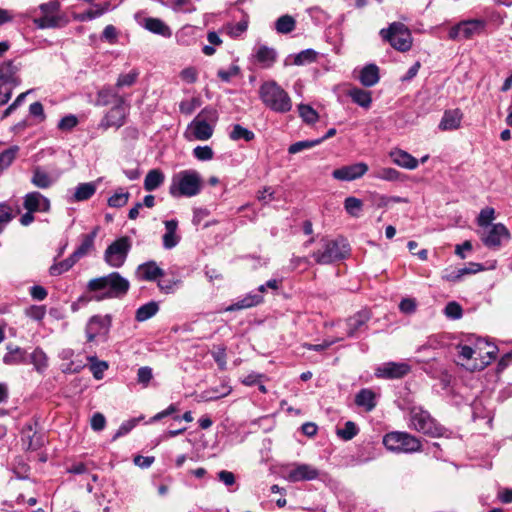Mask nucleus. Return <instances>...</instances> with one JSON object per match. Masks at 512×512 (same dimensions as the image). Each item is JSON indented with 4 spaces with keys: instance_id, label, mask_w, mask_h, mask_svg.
Listing matches in <instances>:
<instances>
[{
    "instance_id": "nucleus-11",
    "label": "nucleus",
    "mask_w": 512,
    "mask_h": 512,
    "mask_svg": "<svg viewBox=\"0 0 512 512\" xmlns=\"http://www.w3.org/2000/svg\"><path fill=\"white\" fill-rule=\"evenodd\" d=\"M486 28V21L482 19L465 20L453 26L449 30V38L451 40L470 39L480 35Z\"/></svg>"
},
{
    "instance_id": "nucleus-57",
    "label": "nucleus",
    "mask_w": 512,
    "mask_h": 512,
    "mask_svg": "<svg viewBox=\"0 0 512 512\" xmlns=\"http://www.w3.org/2000/svg\"><path fill=\"white\" fill-rule=\"evenodd\" d=\"M153 377L152 369L148 366L140 367L137 371V381L147 387Z\"/></svg>"
},
{
    "instance_id": "nucleus-53",
    "label": "nucleus",
    "mask_w": 512,
    "mask_h": 512,
    "mask_svg": "<svg viewBox=\"0 0 512 512\" xmlns=\"http://www.w3.org/2000/svg\"><path fill=\"white\" fill-rule=\"evenodd\" d=\"M247 28H248V20L247 19H243V20L239 21L238 23L229 24L227 26V32H228L230 37L238 38L243 33L246 32Z\"/></svg>"
},
{
    "instance_id": "nucleus-39",
    "label": "nucleus",
    "mask_w": 512,
    "mask_h": 512,
    "mask_svg": "<svg viewBox=\"0 0 512 512\" xmlns=\"http://www.w3.org/2000/svg\"><path fill=\"white\" fill-rule=\"evenodd\" d=\"M295 27V19L288 14L280 16L275 22V29L279 34H288L292 32Z\"/></svg>"
},
{
    "instance_id": "nucleus-41",
    "label": "nucleus",
    "mask_w": 512,
    "mask_h": 512,
    "mask_svg": "<svg viewBox=\"0 0 512 512\" xmlns=\"http://www.w3.org/2000/svg\"><path fill=\"white\" fill-rule=\"evenodd\" d=\"M158 304L156 302H149L140 306L137 311L135 318L139 322L146 321L153 317L158 312Z\"/></svg>"
},
{
    "instance_id": "nucleus-64",
    "label": "nucleus",
    "mask_w": 512,
    "mask_h": 512,
    "mask_svg": "<svg viewBox=\"0 0 512 512\" xmlns=\"http://www.w3.org/2000/svg\"><path fill=\"white\" fill-rule=\"evenodd\" d=\"M239 72H240L239 67L236 65H233L228 70H224V69L218 70L217 75L222 81L229 82L231 80V78L237 76L239 74Z\"/></svg>"
},
{
    "instance_id": "nucleus-44",
    "label": "nucleus",
    "mask_w": 512,
    "mask_h": 512,
    "mask_svg": "<svg viewBox=\"0 0 512 512\" xmlns=\"http://www.w3.org/2000/svg\"><path fill=\"white\" fill-rule=\"evenodd\" d=\"M318 53L313 49H305L293 56V64L302 66L314 62Z\"/></svg>"
},
{
    "instance_id": "nucleus-32",
    "label": "nucleus",
    "mask_w": 512,
    "mask_h": 512,
    "mask_svg": "<svg viewBox=\"0 0 512 512\" xmlns=\"http://www.w3.org/2000/svg\"><path fill=\"white\" fill-rule=\"evenodd\" d=\"M263 301V296L259 293H248L245 297L237 302L231 304L226 308V311H236L241 309L250 308L260 304Z\"/></svg>"
},
{
    "instance_id": "nucleus-4",
    "label": "nucleus",
    "mask_w": 512,
    "mask_h": 512,
    "mask_svg": "<svg viewBox=\"0 0 512 512\" xmlns=\"http://www.w3.org/2000/svg\"><path fill=\"white\" fill-rule=\"evenodd\" d=\"M218 120V113L212 107L203 108L193 121L187 126L185 135L188 139L206 141L214 132V126Z\"/></svg>"
},
{
    "instance_id": "nucleus-34",
    "label": "nucleus",
    "mask_w": 512,
    "mask_h": 512,
    "mask_svg": "<svg viewBox=\"0 0 512 512\" xmlns=\"http://www.w3.org/2000/svg\"><path fill=\"white\" fill-rule=\"evenodd\" d=\"M263 301V296L259 293H248L245 297L237 302L231 304L226 308V311H236L241 309L250 308L260 304Z\"/></svg>"
},
{
    "instance_id": "nucleus-2",
    "label": "nucleus",
    "mask_w": 512,
    "mask_h": 512,
    "mask_svg": "<svg viewBox=\"0 0 512 512\" xmlns=\"http://www.w3.org/2000/svg\"><path fill=\"white\" fill-rule=\"evenodd\" d=\"M203 188V179L194 169L174 173L169 185V194L174 198H191L197 196Z\"/></svg>"
},
{
    "instance_id": "nucleus-50",
    "label": "nucleus",
    "mask_w": 512,
    "mask_h": 512,
    "mask_svg": "<svg viewBox=\"0 0 512 512\" xmlns=\"http://www.w3.org/2000/svg\"><path fill=\"white\" fill-rule=\"evenodd\" d=\"M299 115L307 124L315 123L318 119L317 112L309 105L300 104L298 106Z\"/></svg>"
},
{
    "instance_id": "nucleus-51",
    "label": "nucleus",
    "mask_w": 512,
    "mask_h": 512,
    "mask_svg": "<svg viewBox=\"0 0 512 512\" xmlns=\"http://www.w3.org/2000/svg\"><path fill=\"white\" fill-rule=\"evenodd\" d=\"M17 152L18 147L13 146L0 153V171L11 165V163L14 161L16 157Z\"/></svg>"
},
{
    "instance_id": "nucleus-55",
    "label": "nucleus",
    "mask_w": 512,
    "mask_h": 512,
    "mask_svg": "<svg viewBox=\"0 0 512 512\" xmlns=\"http://www.w3.org/2000/svg\"><path fill=\"white\" fill-rule=\"evenodd\" d=\"M444 314L453 320L460 319L463 315V309L460 304L452 301L445 306Z\"/></svg>"
},
{
    "instance_id": "nucleus-27",
    "label": "nucleus",
    "mask_w": 512,
    "mask_h": 512,
    "mask_svg": "<svg viewBox=\"0 0 512 512\" xmlns=\"http://www.w3.org/2000/svg\"><path fill=\"white\" fill-rule=\"evenodd\" d=\"M379 79V68L375 64H368L360 70L359 80L365 87L374 86Z\"/></svg>"
},
{
    "instance_id": "nucleus-12",
    "label": "nucleus",
    "mask_w": 512,
    "mask_h": 512,
    "mask_svg": "<svg viewBox=\"0 0 512 512\" xmlns=\"http://www.w3.org/2000/svg\"><path fill=\"white\" fill-rule=\"evenodd\" d=\"M486 354L487 359H484L479 349L472 348L468 345L459 347V357L467 362L462 365H467L471 370H481L495 358L494 351H487Z\"/></svg>"
},
{
    "instance_id": "nucleus-5",
    "label": "nucleus",
    "mask_w": 512,
    "mask_h": 512,
    "mask_svg": "<svg viewBox=\"0 0 512 512\" xmlns=\"http://www.w3.org/2000/svg\"><path fill=\"white\" fill-rule=\"evenodd\" d=\"M349 251V244L342 238L322 239L311 257L320 265H327L343 259Z\"/></svg>"
},
{
    "instance_id": "nucleus-21",
    "label": "nucleus",
    "mask_w": 512,
    "mask_h": 512,
    "mask_svg": "<svg viewBox=\"0 0 512 512\" xmlns=\"http://www.w3.org/2000/svg\"><path fill=\"white\" fill-rule=\"evenodd\" d=\"M165 233L162 237L163 247L170 250L178 245L180 236L177 234L178 221L176 219L167 220L164 222Z\"/></svg>"
},
{
    "instance_id": "nucleus-8",
    "label": "nucleus",
    "mask_w": 512,
    "mask_h": 512,
    "mask_svg": "<svg viewBox=\"0 0 512 512\" xmlns=\"http://www.w3.org/2000/svg\"><path fill=\"white\" fill-rule=\"evenodd\" d=\"M381 37L389 42L396 50L406 52L412 46V36L410 30L401 22H393L387 29L380 31Z\"/></svg>"
},
{
    "instance_id": "nucleus-20",
    "label": "nucleus",
    "mask_w": 512,
    "mask_h": 512,
    "mask_svg": "<svg viewBox=\"0 0 512 512\" xmlns=\"http://www.w3.org/2000/svg\"><path fill=\"white\" fill-rule=\"evenodd\" d=\"M23 207L29 212H48L50 201L40 192L34 191L25 195Z\"/></svg>"
},
{
    "instance_id": "nucleus-40",
    "label": "nucleus",
    "mask_w": 512,
    "mask_h": 512,
    "mask_svg": "<svg viewBox=\"0 0 512 512\" xmlns=\"http://www.w3.org/2000/svg\"><path fill=\"white\" fill-rule=\"evenodd\" d=\"M78 261L71 254L68 258L58 263H54L49 268V274L51 276H59L64 272L69 271Z\"/></svg>"
},
{
    "instance_id": "nucleus-46",
    "label": "nucleus",
    "mask_w": 512,
    "mask_h": 512,
    "mask_svg": "<svg viewBox=\"0 0 512 512\" xmlns=\"http://www.w3.org/2000/svg\"><path fill=\"white\" fill-rule=\"evenodd\" d=\"M354 103L368 109L372 103V94L368 90L354 87Z\"/></svg>"
},
{
    "instance_id": "nucleus-61",
    "label": "nucleus",
    "mask_w": 512,
    "mask_h": 512,
    "mask_svg": "<svg viewBox=\"0 0 512 512\" xmlns=\"http://www.w3.org/2000/svg\"><path fill=\"white\" fill-rule=\"evenodd\" d=\"M78 124V119L75 115H67L63 117L59 123L58 128L63 131H69L73 129Z\"/></svg>"
},
{
    "instance_id": "nucleus-56",
    "label": "nucleus",
    "mask_w": 512,
    "mask_h": 512,
    "mask_svg": "<svg viewBox=\"0 0 512 512\" xmlns=\"http://www.w3.org/2000/svg\"><path fill=\"white\" fill-rule=\"evenodd\" d=\"M193 155L200 161H209L213 158L214 152L209 146H197L193 150Z\"/></svg>"
},
{
    "instance_id": "nucleus-62",
    "label": "nucleus",
    "mask_w": 512,
    "mask_h": 512,
    "mask_svg": "<svg viewBox=\"0 0 512 512\" xmlns=\"http://www.w3.org/2000/svg\"><path fill=\"white\" fill-rule=\"evenodd\" d=\"M180 283L179 280L174 279H161L158 281V287L159 289L166 293L170 294L173 293L176 289V286Z\"/></svg>"
},
{
    "instance_id": "nucleus-33",
    "label": "nucleus",
    "mask_w": 512,
    "mask_h": 512,
    "mask_svg": "<svg viewBox=\"0 0 512 512\" xmlns=\"http://www.w3.org/2000/svg\"><path fill=\"white\" fill-rule=\"evenodd\" d=\"M263 301V296L259 293H248L245 297L237 302L231 304L226 308V311H236L241 309L250 308L260 304Z\"/></svg>"
},
{
    "instance_id": "nucleus-15",
    "label": "nucleus",
    "mask_w": 512,
    "mask_h": 512,
    "mask_svg": "<svg viewBox=\"0 0 512 512\" xmlns=\"http://www.w3.org/2000/svg\"><path fill=\"white\" fill-rule=\"evenodd\" d=\"M278 53L273 47L257 44L253 48L252 59L262 69L271 68L277 61Z\"/></svg>"
},
{
    "instance_id": "nucleus-23",
    "label": "nucleus",
    "mask_w": 512,
    "mask_h": 512,
    "mask_svg": "<svg viewBox=\"0 0 512 512\" xmlns=\"http://www.w3.org/2000/svg\"><path fill=\"white\" fill-rule=\"evenodd\" d=\"M136 275L141 280L154 281L164 275V271L154 261H149L138 266Z\"/></svg>"
},
{
    "instance_id": "nucleus-22",
    "label": "nucleus",
    "mask_w": 512,
    "mask_h": 512,
    "mask_svg": "<svg viewBox=\"0 0 512 512\" xmlns=\"http://www.w3.org/2000/svg\"><path fill=\"white\" fill-rule=\"evenodd\" d=\"M462 117L460 109L446 110L438 127L442 131L456 130L461 125Z\"/></svg>"
},
{
    "instance_id": "nucleus-42",
    "label": "nucleus",
    "mask_w": 512,
    "mask_h": 512,
    "mask_svg": "<svg viewBox=\"0 0 512 512\" xmlns=\"http://www.w3.org/2000/svg\"><path fill=\"white\" fill-rule=\"evenodd\" d=\"M22 442L28 450H37L42 445L39 438L35 439V433L31 425H27L22 430Z\"/></svg>"
},
{
    "instance_id": "nucleus-13",
    "label": "nucleus",
    "mask_w": 512,
    "mask_h": 512,
    "mask_svg": "<svg viewBox=\"0 0 512 512\" xmlns=\"http://www.w3.org/2000/svg\"><path fill=\"white\" fill-rule=\"evenodd\" d=\"M111 327L110 315H96L90 318L86 325V336L88 342H93L98 337L105 338Z\"/></svg>"
},
{
    "instance_id": "nucleus-35",
    "label": "nucleus",
    "mask_w": 512,
    "mask_h": 512,
    "mask_svg": "<svg viewBox=\"0 0 512 512\" xmlns=\"http://www.w3.org/2000/svg\"><path fill=\"white\" fill-rule=\"evenodd\" d=\"M97 190V184L95 182L80 183L76 186L72 201L80 202L90 199Z\"/></svg>"
},
{
    "instance_id": "nucleus-18",
    "label": "nucleus",
    "mask_w": 512,
    "mask_h": 512,
    "mask_svg": "<svg viewBox=\"0 0 512 512\" xmlns=\"http://www.w3.org/2000/svg\"><path fill=\"white\" fill-rule=\"evenodd\" d=\"M125 102L116 103L104 116L101 121V127L108 129L110 127L120 128L125 124L127 111L124 107Z\"/></svg>"
},
{
    "instance_id": "nucleus-6",
    "label": "nucleus",
    "mask_w": 512,
    "mask_h": 512,
    "mask_svg": "<svg viewBox=\"0 0 512 512\" xmlns=\"http://www.w3.org/2000/svg\"><path fill=\"white\" fill-rule=\"evenodd\" d=\"M61 3L58 0H52L42 3L37 9H33L30 13L40 11L41 15L32 19L34 25L38 29H54L65 25L64 17L60 15Z\"/></svg>"
},
{
    "instance_id": "nucleus-1",
    "label": "nucleus",
    "mask_w": 512,
    "mask_h": 512,
    "mask_svg": "<svg viewBox=\"0 0 512 512\" xmlns=\"http://www.w3.org/2000/svg\"><path fill=\"white\" fill-rule=\"evenodd\" d=\"M129 288V281L118 272L91 279L87 284L88 291L95 292L93 299L96 301L123 298Z\"/></svg>"
},
{
    "instance_id": "nucleus-29",
    "label": "nucleus",
    "mask_w": 512,
    "mask_h": 512,
    "mask_svg": "<svg viewBox=\"0 0 512 512\" xmlns=\"http://www.w3.org/2000/svg\"><path fill=\"white\" fill-rule=\"evenodd\" d=\"M96 236L97 229H94L91 233L82 236L81 244L72 253L73 257L77 261L86 256L93 249Z\"/></svg>"
},
{
    "instance_id": "nucleus-45",
    "label": "nucleus",
    "mask_w": 512,
    "mask_h": 512,
    "mask_svg": "<svg viewBox=\"0 0 512 512\" xmlns=\"http://www.w3.org/2000/svg\"><path fill=\"white\" fill-rule=\"evenodd\" d=\"M129 197V192L119 188L112 196L109 197L108 205L113 208H121L127 204Z\"/></svg>"
},
{
    "instance_id": "nucleus-43",
    "label": "nucleus",
    "mask_w": 512,
    "mask_h": 512,
    "mask_svg": "<svg viewBox=\"0 0 512 512\" xmlns=\"http://www.w3.org/2000/svg\"><path fill=\"white\" fill-rule=\"evenodd\" d=\"M30 360L38 372H43L48 367V358L40 348H36L31 353Z\"/></svg>"
},
{
    "instance_id": "nucleus-17",
    "label": "nucleus",
    "mask_w": 512,
    "mask_h": 512,
    "mask_svg": "<svg viewBox=\"0 0 512 512\" xmlns=\"http://www.w3.org/2000/svg\"><path fill=\"white\" fill-rule=\"evenodd\" d=\"M509 237L510 233L505 225L497 223L487 227V231L482 237V241L488 248H498L501 245L502 239H508Z\"/></svg>"
},
{
    "instance_id": "nucleus-60",
    "label": "nucleus",
    "mask_w": 512,
    "mask_h": 512,
    "mask_svg": "<svg viewBox=\"0 0 512 512\" xmlns=\"http://www.w3.org/2000/svg\"><path fill=\"white\" fill-rule=\"evenodd\" d=\"M333 178L340 181H351L352 180V166H344L339 169H335L332 173Z\"/></svg>"
},
{
    "instance_id": "nucleus-38",
    "label": "nucleus",
    "mask_w": 512,
    "mask_h": 512,
    "mask_svg": "<svg viewBox=\"0 0 512 512\" xmlns=\"http://www.w3.org/2000/svg\"><path fill=\"white\" fill-rule=\"evenodd\" d=\"M229 137L233 141L244 140L246 142H250L255 138V134L253 131L241 126L240 124H235L232 126Z\"/></svg>"
},
{
    "instance_id": "nucleus-3",
    "label": "nucleus",
    "mask_w": 512,
    "mask_h": 512,
    "mask_svg": "<svg viewBox=\"0 0 512 512\" xmlns=\"http://www.w3.org/2000/svg\"><path fill=\"white\" fill-rule=\"evenodd\" d=\"M259 97L274 112L284 114L292 109L289 94L274 80L266 81L260 86Z\"/></svg>"
},
{
    "instance_id": "nucleus-16",
    "label": "nucleus",
    "mask_w": 512,
    "mask_h": 512,
    "mask_svg": "<svg viewBox=\"0 0 512 512\" xmlns=\"http://www.w3.org/2000/svg\"><path fill=\"white\" fill-rule=\"evenodd\" d=\"M319 470L309 464H295L287 470L286 479L290 482L309 481L318 478Z\"/></svg>"
},
{
    "instance_id": "nucleus-47",
    "label": "nucleus",
    "mask_w": 512,
    "mask_h": 512,
    "mask_svg": "<svg viewBox=\"0 0 512 512\" xmlns=\"http://www.w3.org/2000/svg\"><path fill=\"white\" fill-rule=\"evenodd\" d=\"M138 77L139 71L137 69H133L126 74H120L116 82V88L131 87L136 83Z\"/></svg>"
},
{
    "instance_id": "nucleus-37",
    "label": "nucleus",
    "mask_w": 512,
    "mask_h": 512,
    "mask_svg": "<svg viewBox=\"0 0 512 512\" xmlns=\"http://www.w3.org/2000/svg\"><path fill=\"white\" fill-rule=\"evenodd\" d=\"M31 182L40 189H47L53 185L54 179L40 167H36L33 170Z\"/></svg>"
},
{
    "instance_id": "nucleus-28",
    "label": "nucleus",
    "mask_w": 512,
    "mask_h": 512,
    "mask_svg": "<svg viewBox=\"0 0 512 512\" xmlns=\"http://www.w3.org/2000/svg\"><path fill=\"white\" fill-rule=\"evenodd\" d=\"M232 388L227 384H221L219 387H212L198 395V401L208 402L220 399L229 395Z\"/></svg>"
},
{
    "instance_id": "nucleus-7",
    "label": "nucleus",
    "mask_w": 512,
    "mask_h": 512,
    "mask_svg": "<svg viewBox=\"0 0 512 512\" xmlns=\"http://www.w3.org/2000/svg\"><path fill=\"white\" fill-rule=\"evenodd\" d=\"M384 446L391 452L395 453H415L421 451V441L407 433L401 431H392L384 435Z\"/></svg>"
},
{
    "instance_id": "nucleus-58",
    "label": "nucleus",
    "mask_w": 512,
    "mask_h": 512,
    "mask_svg": "<svg viewBox=\"0 0 512 512\" xmlns=\"http://www.w3.org/2000/svg\"><path fill=\"white\" fill-rule=\"evenodd\" d=\"M179 76L184 82L192 84L198 79V70L192 66L186 67L180 72Z\"/></svg>"
},
{
    "instance_id": "nucleus-10",
    "label": "nucleus",
    "mask_w": 512,
    "mask_h": 512,
    "mask_svg": "<svg viewBox=\"0 0 512 512\" xmlns=\"http://www.w3.org/2000/svg\"><path fill=\"white\" fill-rule=\"evenodd\" d=\"M131 247L132 241L128 236H122L116 239L105 250V262L110 267L120 268L125 263Z\"/></svg>"
},
{
    "instance_id": "nucleus-54",
    "label": "nucleus",
    "mask_w": 512,
    "mask_h": 512,
    "mask_svg": "<svg viewBox=\"0 0 512 512\" xmlns=\"http://www.w3.org/2000/svg\"><path fill=\"white\" fill-rule=\"evenodd\" d=\"M495 217V210L490 207H486L480 211L477 222L481 227L491 226V222Z\"/></svg>"
},
{
    "instance_id": "nucleus-48",
    "label": "nucleus",
    "mask_w": 512,
    "mask_h": 512,
    "mask_svg": "<svg viewBox=\"0 0 512 512\" xmlns=\"http://www.w3.org/2000/svg\"><path fill=\"white\" fill-rule=\"evenodd\" d=\"M90 361V370L95 379L101 380L103 378L104 372L108 369V364L105 361H99L96 357H89Z\"/></svg>"
},
{
    "instance_id": "nucleus-59",
    "label": "nucleus",
    "mask_w": 512,
    "mask_h": 512,
    "mask_svg": "<svg viewBox=\"0 0 512 512\" xmlns=\"http://www.w3.org/2000/svg\"><path fill=\"white\" fill-rule=\"evenodd\" d=\"M136 424H137L136 419H130V420L124 421L120 425V427L118 428L116 433L114 434L113 440H116V439L128 434L136 426Z\"/></svg>"
},
{
    "instance_id": "nucleus-19",
    "label": "nucleus",
    "mask_w": 512,
    "mask_h": 512,
    "mask_svg": "<svg viewBox=\"0 0 512 512\" xmlns=\"http://www.w3.org/2000/svg\"><path fill=\"white\" fill-rule=\"evenodd\" d=\"M380 393L371 388H363L354 396V404L365 412H371L377 406Z\"/></svg>"
},
{
    "instance_id": "nucleus-24",
    "label": "nucleus",
    "mask_w": 512,
    "mask_h": 512,
    "mask_svg": "<svg viewBox=\"0 0 512 512\" xmlns=\"http://www.w3.org/2000/svg\"><path fill=\"white\" fill-rule=\"evenodd\" d=\"M125 102L124 97L120 96L112 86H104L97 93L96 105L107 106L111 103Z\"/></svg>"
},
{
    "instance_id": "nucleus-25",
    "label": "nucleus",
    "mask_w": 512,
    "mask_h": 512,
    "mask_svg": "<svg viewBox=\"0 0 512 512\" xmlns=\"http://www.w3.org/2000/svg\"><path fill=\"white\" fill-rule=\"evenodd\" d=\"M17 71L11 60L0 63V85H18Z\"/></svg>"
},
{
    "instance_id": "nucleus-31",
    "label": "nucleus",
    "mask_w": 512,
    "mask_h": 512,
    "mask_svg": "<svg viewBox=\"0 0 512 512\" xmlns=\"http://www.w3.org/2000/svg\"><path fill=\"white\" fill-rule=\"evenodd\" d=\"M143 26L154 34L161 35L163 37H170L172 32L168 25H166L159 18L148 17L144 19Z\"/></svg>"
},
{
    "instance_id": "nucleus-26",
    "label": "nucleus",
    "mask_w": 512,
    "mask_h": 512,
    "mask_svg": "<svg viewBox=\"0 0 512 512\" xmlns=\"http://www.w3.org/2000/svg\"><path fill=\"white\" fill-rule=\"evenodd\" d=\"M390 156L395 164L405 169L413 170L418 167V160L406 151L394 150Z\"/></svg>"
},
{
    "instance_id": "nucleus-14",
    "label": "nucleus",
    "mask_w": 512,
    "mask_h": 512,
    "mask_svg": "<svg viewBox=\"0 0 512 512\" xmlns=\"http://www.w3.org/2000/svg\"><path fill=\"white\" fill-rule=\"evenodd\" d=\"M411 371L406 362H386L376 369V376L384 379H400Z\"/></svg>"
},
{
    "instance_id": "nucleus-52",
    "label": "nucleus",
    "mask_w": 512,
    "mask_h": 512,
    "mask_svg": "<svg viewBox=\"0 0 512 512\" xmlns=\"http://www.w3.org/2000/svg\"><path fill=\"white\" fill-rule=\"evenodd\" d=\"M201 101L198 97H194L190 100H183L179 104V110L182 114L191 115L198 107H200Z\"/></svg>"
},
{
    "instance_id": "nucleus-49",
    "label": "nucleus",
    "mask_w": 512,
    "mask_h": 512,
    "mask_svg": "<svg viewBox=\"0 0 512 512\" xmlns=\"http://www.w3.org/2000/svg\"><path fill=\"white\" fill-rule=\"evenodd\" d=\"M321 142H322V139L298 141L289 146L288 152L290 154H296L303 150L313 148L316 145L320 144Z\"/></svg>"
},
{
    "instance_id": "nucleus-9",
    "label": "nucleus",
    "mask_w": 512,
    "mask_h": 512,
    "mask_svg": "<svg viewBox=\"0 0 512 512\" xmlns=\"http://www.w3.org/2000/svg\"><path fill=\"white\" fill-rule=\"evenodd\" d=\"M409 416V426L412 429L432 437L442 435L443 428L432 418L428 411L421 407H413Z\"/></svg>"
},
{
    "instance_id": "nucleus-36",
    "label": "nucleus",
    "mask_w": 512,
    "mask_h": 512,
    "mask_svg": "<svg viewBox=\"0 0 512 512\" xmlns=\"http://www.w3.org/2000/svg\"><path fill=\"white\" fill-rule=\"evenodd\" d=\"M165 180V175L160 169L150 170L144 179V189L148 192L159 188Z\"/></svg>"
},
{
    "instance_id": "nucleus-63",
    "label": "nucleus",
    "mask_w": 512,
    "mask_h": 512,
    "mask_svg": "<svg viewBox=\"0 0 512 512\" xmlns=\"http://www.w3.org/2000/svg\"><path fill=\"white\" fill-rule=\"evenodd\" d=\"M13 210L10 205L0 203V223L7 224L13 219Z\"/></svg>"
},
{
    "instance_id": "nucleus-30",
    "label": "nucleus",
    "mask_w": 512,
    "mask_h": 512,
    "mask_svg": "<svg viewBox=\"0 0 512 512\" xmlns=\"http://www.w3.org/2000/svg\"><path fill=\"white\" fill-rule=\"evenodd\" d=\"M26 360V351L12 344L7 345V353L3 356V363L6 365H19Z\"/></svg>"
}]
</instances>
